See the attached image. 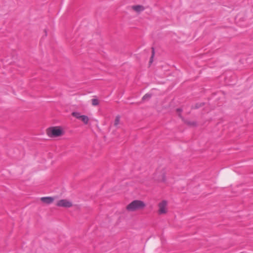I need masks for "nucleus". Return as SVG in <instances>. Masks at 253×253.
<instances>
[{"mask_svg":"<svg viewBox=\"0 0 253 253\" xmlns=\"http://www.w3.org/2000/svg\"><path fill=\"white\" fill-rule=\"evenodd\" d=\"M145 206L144 203L140 200H134L128 204L126 209L129 211H134L143 209Z\"/></svg>","mask_w":253,"mask_h":253,"instance_id":"1","label":"nucleus"},{"mask_svg":"<svg viewBox=\"0 0 253 253\" xmlns=\"http://www.w3.org/2000/svg\"><path fill=\"white\" fill-rule=\"evenodd\" d=\"M62 130L58 127L49 128L47 130V134L50 137H57L62 134Z\"/></svg>","mask_w":253,"mask_h":253,"instance_id":"2","label":"nucleus"},{"mask_svg":"<svg viewBox=\"0 0 253 253\" xmlns=\"http://www.w3.org/2000/svg\"><path fill=\"white\" fill-rule=\"evenodd\" d=\"M167 202L166 201H163L159 204V212L160 214L166 213L167 209Z\"/></svg>","mask_w":253,"mask_h":253,"instance_id":"3","label":"nucleus"},{"mask_svg":"<svg viewBox=\"0 0 253 253\" xmlns=\"http://www.w3.org/2000/svg\"><path fill=\"white\" fill-rule=\"evenodd\" d=\"M57 206L61 207L70 208L72 207V204L67 200H61L57 202Z\"/></svg>","mask_w":253,"mask_h":253,"instance_id":"4","label":"nucleus"},{"mask_svg":"<svg viewBox=\"0 0 253 253\" xmlns=\"http://www.w3.org/2000/svg\"><path fill=\"white\" fill-rule=\"evenodd\" d=\"M41 200L43 203L49 204L53 201L54 199L51 197H44L41 198Z\"/></svg>","mask_w":253,"mask_h":253,"instance_id":"5","label":"nucleus"},{"mask_svg":"<svg viewBox=\"0 0 253 253\" xmlns=\"http://www.w3.org/2000/svg\"><path fill=\"white\" fill-rule=\"evenodd\" d=\"M132 8L134 11L137 12H141L144 9V7L140 5L133 6Z\"/></svg>","mask_w":253,"mask_h":253,"instance_id":"6","label":"nucleus"},{"mask_svg":"<svg viewBox=\"0 0 253 253\" xmlns=\"http://www.w3.org/2000/svg\"><path fill=\"white\" fill-rule=\"evenodd\" d=\"M81 120L84 124H87L89 121L88 117L85 115H83Z\"/></svg>","mask_w":253,"mask_h":253,"instance_id":"7","label":"nucleus"},{"mask_svg":"<svg viewBox=\"0 0 253 253\" xmlns=\"http://www.w3.org/2000/svg\"><path fill=\"white\" fill-rule=\"evenodd\" d=\"M120 117L119 116H116L115 121H114V126H117L118 125L120 124Z\"/></svg>","mask_w":253,"mask_h":253,"instance_id":"8","label":"nucleus"},{"mask_svg":"<svg viewBox=\"0 0 253 253\" xmlns=\"http://www.w3.org/2000/svg\"><path fill=\"white\" fill-rule=\"evenodd\" d=\"M72 115L73 116L75 117L76 118H77L78 119H80V120L82 118V116H83V115H81V114L78 112H73L72 113Z\"/></svg>","mask_w":253,"mask_h":253,"instance_id":"9","label":"nucleus"},{"mask_svg":"<svg viewBox=\"0 0 253 253\" xmlns=\"http://www.w3.org/2000/svg\"><path fill=\"white\" fill-rule=\"evenodd\" d=\"M151 95L150 94L147 93L143 96V97H142V99L143 100L149 99L151 98Z\"/></svg>","mask_w":253,"mask_h":253,"instance_id":"10","label":"nucleus"},{"mask_svg":"<svg viewBox=\"0 0 253 253\" xmlns=\"http://www.w3.org/2000/svg\"><path fill=\"white\" fill-rule=\"evenodd\" d=\"M99 104L98 100L97 99H92V104L93 106H96Z\"/></svg>","mask_w":253,"mask_h":253,"instance_id":"11","label":"nucleus"},{"mask_svg":"<svg viewBox=\"0 0 253 253\" xmlns=\"http://www.w3.org/2000/svg\"><path fill=\"white\" fill-rule=\"evenodd\" d=\"M154 56V48H152V56H151V59H150V62H152L153 61V56Z\"/></svg>","mask_w":253,"mask_h":253,"instance_id":"12","label":"nucleus"},{"mask_svg":"<svg viewBox=\"0 0 253 253\" xmlns=\"http://www.w3.org/2000/svg\"><path fill=\"white\" fill-rule=\"evenodd\" d=\"M176 111L177 112H181L182 111V109L181 108H178Z\"/></svg>","mask_w":253,"mask_h":253,"instance_id":"13","label":"nucleus"}]
</instances>
